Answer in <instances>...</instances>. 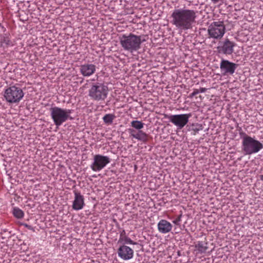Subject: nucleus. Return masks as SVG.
Instances as JSON below:
<instances>
[{"mask_svg": "<svg viewBox=\"0 0 263 263\" xmlns=\"http://www.w3.org/2000/svg\"><path fill=\"white\" fill-rule=\"evenodd\" d=\"M3 96L7 103L16 104L19 103L23 99L24 92L18 85H14L6 88Z\"/></svg>", "mask_w": 263, "mask_h": 263, "instance_id": "obj_6", "label": "nucleus"}, {"mask_svg": "<svg viewBox=\"0 0 263 263\" xmlns=\"http://www.w3.org/2000/svg\"><path fill=\"white\" fill-rule=\"evenodd\" d=\"M192 115L191 113L179 115H164V118L175 125L178 129H182L189 122Z\"/></svg>", "mask_w": 263, "mask_h": 263, "instance_id": "obj_9", "label": "nucleus"}, {"mask_svg": "<svg viewBox=\"0 0 263 263\" xmlns=\"http://www.w3.org/2000/svg\"><path fill=\"white\" fill-rule=\"evenodd\" d=\"M238 65L228 60L222 59L220 63V69L223 75H232L235 71Z\"/></svg>", "mask_w": 263, "mask_h": 263, "instance_id": "obj_12", "label": "nucleus"}, {"mask_svg": "<svg viewBox=\"0 0 263 263\" xmlns=\"http://www.w3.org/2000/svg\"><path fill=\"white\" fill-rule=\"evenodd\" d=\"M96 71V66L93 64H84L80 66V71L82 76L88 77L92 76Z\"/></svg>", "mask_w": 263, "mask_h": 263, "instance_id": "obj_15", "label": "nucleus"}, {"mask_svg": "<svg viewBox=\"0 0 263 263\" xmlns=\"http://www.w3.org/2000/svg\"><path fill=\"white\" fill-rule=\"evenodd\" d=\"M197 11L188 9H175L171 15V23L180 30H187L196 23Z\"/></svg>", "mask_w": 263, "mask_h": 263, "instance_id": "obj_1", "label": "nucleus"}, {"mask_svg": "<svg viewBox=\"0 0 263 263\" xmlns=\"http://www.w3.org/2000/svg\"><path fill=\"white\" fill-rule=\"evenodd\" d=\"M239 134L241 139V150L245 155L256 154L263 148V144L255 136L251 137L244 132H241Z\"/></svg>", "mask_w": 263, "mask_h": 263, "instance_id": "obj_2", "label": "nucleus"}, {"mask_svg": "<svg viewBox=\"0 0 263 263\" xmlns=\"http://www.w3.org/2000/svg\"><path fill=\"white\" fill-rule=\"evenodd\" d=\"M144 123L140 121L134 120L131 122V126L133 128H129L130 136L139 141L146 142L148 140V135L141 129L144 127Z\"/></svg>", "mask_w": 263, "mask_h": 263, "instance_id": "obj_7", "label": "nucleus"}, {"mask_svg": "<svg viewBox=\"0 0 263 263\" xmlns=\"http://www.w3.org/2000/svg\"><path fill=\"white\" fill-rule=\"evenodd\" d=\"M119 242L123 243L124 244H129V245H136L137 242H134L129 237L127 236L121 238H119Z\"/></svg>", "mask_w": 263, "mask_h": 263, "instance_id": "obj_20", "label": "nucleus"}, {"mask_svg": "<svg viewBox=\"0 0 263 263\" xmlns=\"http://www.w3.org/2000/svg\"><path fill=\"white\" fill-rule=\"evenodd\" d=\"M108 94V88L107 85L102 83L92 84L88 90V96L91 100L96 101L105 100Z\"/></svg>", "mask_w": 263, "mask_h": 263, "instance_id": "obj_4", "label": "nucleus"}, {"mask_svg": "<svg viewBox=\"0 0 263 263\" xmlns=\"http://www.w3.org/2000/svg\"><path fill=\"white\" fill-rule=\"evenodd\" d=\"M260 179L263 181V175L260 176Z\"/></svg>", "mask_w": 263, "mask_h": 263, "instance_id": "obj_28", "label": "nucleus"}, {"mask_svg": "<svg viewBox=\"0 0 263 263\" xmlns=\"http://www.w3.org/2000/svg\"><path fill=\"white\" fill-rule=\"evenodd\" d=\"M1 42L2 44V45H3V46H13V44H12V42L10 41L9 38L7 36H3Z\"/></svg>", "mask_w": 263, "mask_h": 263, "instance_id": "obj_22", "label": "nucleus"}, {"mask_svg": "<svg viewBox=\"0 0 263 263\" xmlns=\"http://www.w3.org/2000/svg\"><path fill=\"white\" fill-rule=\"evenodd\" d=\"M13 214L15 217L18 219L23 218L24 216V212L21 209L17 207L13 208Z\"/></svg>", "mask_w": 263, "mask_h": 263, "instance_id": "obj_19", "label": "nucleus"}, {"mask_svg": "<svg viewBox=\"0 0 263 263\" xmlns=\"http://www.w3.org/2000/svg\"><path fill=\"white\" fill-rule=\"evenodd\" d=\"M142 38L141 35L129 33L121 35L119 36V42L124 50L133 53L141 48V44L145 41Z\"/></svg>", "mask_w": 263, "mask_h": 263, "instance_id": "obj_3", "label": "nucleus"}, {"mask_svg": "<svg viewBox=\"0 0 263 263\" xmlns=\"http://www.w3.org/2000/svg\"><path fill=\"white\" fill-rule=\"evenodd\" d=\"M118 254L121 258L124 260H129L133 257L134 251L130 247L122 245L118 249Z\"/></svg>", "mask_w": 263, "mask_h": 263, "instance_id": "obj_13", "label": "nucleus"}, {"mask_svg": "<svg viewBox=\"0 0 263 263\" xmlns=\"http://www.w3.org/2000/svg\"><path fill=\"white\" fill-rule=\"evenodd\" d=\"M236 44L231 41L228 39H226L224 41L220 42L217 47V51L219 53L225 55H231L234 52V48Z\"/></svg>", "mask_w": 263, "mask_h": 263, "instance_id": "obj_11", "label": "nucleus"}, {"mask_svg": "<svg viewBox=\"0 0 263 263\" xmlns=\"http://www.w3.org/2000/svg\"><path fill=\"white\" fill-rule=\"evenodd\" d=\"M195 251L197 254L205 253L208 249V243L205 241H197L195 245Z\"/></svg>", "mask_w": 263, "mask_h": 263, "instance_id": "obj_17", "label": "nucleus"}, {"mask_svg": "<svg viewBox=\"0 0 263 263\" xmlns=\"http://www.w3.org/2000/svg\"><path fill=\"white\" fill-rule=\"evenodd\" d=\"M50 110L51 118L57 127H59L67 120L72 119L70 117V114L72 112L71 109L53 107L51 108Z\"/></svg>", "mask_w": 263, "mask_h": 263, "instance_id": "obj_5", "label": "nucleus"}, {"mask_svg": "<svg viewBox=\"0 0 263 263\" xmlns=\"http://www.w3.org/2000/svg\"><path fill=\"white\" fill-rule=\"evenodd\" d=\"M207 89L205 88L201 87L198 89L199 93H203L206 91Z\"/></svg>", "mask_w": 263, "mask_h": 263, "instance_id": "obj_26", "label": "nucleus"}, {"mask_svg": "<svg viewBox=\"0 0 263 263\" xmlns=\"http://www.w3.org/2000/svg\"><path fill=\"white\" fill-rule=\"evenodd\" d=\"M159 232L162 234H166L170 232L172 229V224L165 219L160 220L157 224Z\"/></svg>", "mask_w": 263, "mask_h": 263, "instance_id": "obj_16", "label": "nucleus"}, {"mask_svg": "<svg viewBox=\"0 0 263 263\" xmlns=\"http://www.w3.org/2000/svg\"><path fill=\"white\" fill-rule=\"evenodd\" d=\"M208 34L214 39H221L226 32V27L223 21L212 22L209 26Z\"/></svg>", "mask_w": 263, "mask_h": 263, "instance_id": "obj_8", "label": "nucleus"}, {"mask_svg": "<svg viewBox=\"0 0 263 263\" xmlns=\"http://www.w3.org/2000/svg\"><path fill=\"white\" fill-rule=\"evenodd\" d=\"M22 224L24 226L25 228L28 229L29 230H33V228L27 223H23Z\"/></svg>", "mask_w": 263, "mask_h": 263, "instance_id": "obj_25", "label": "nucleus"}, {"mask_svg": "<svg viewBox=\"0 0 263 263\" xmlns=\"http://www.w3.org/2000/svg\"><path fill=\"white\" fill-rule=\"evenodd\" d=\"M115 118L116 116L114 114H107L103 117V120L105 124H111Z\"/></svg>", "mask_w": 263, "mask_h": 263, "instance_id": "obj_18", "label": "nucleus"}, {"mask_svg": "<svg viewBox=\"0 0 263 263\" xmlns=\"http://www.w3.org/2000/svg\"><path fill=\"white\" fill-rule=\"evenodd\" d=\"M198 93H199L198 89H194L193 91L190 94V98H193L194 96L197 95Z\"/></svg>", "mask_w": 263, "mask_h": 263, "instance_id": "obj_24", "label": "nucleus"}, {"mask_svg": "<svg viewBox=\"0 0 263 263\" xmlns=\"http://www.w3.org/2000/svg\"><path fill=\"white\" fill-rule=\"evenodd\" d=\"M203 128L202 125L198 123H193L191 125V130L194 132V135L198 133L199 131L201 130Z\"/></svg>", "mask_w": 263, "mask_h": 263, "instance_id": "obj_21", "label": "nucleus"}, {"mask_svg": "<svg viewBox=\"0 0 263 263\" xmlns=\"http://www.w3.org/2000/svg\"><path fill=\"white\" fill-rule=\"evenodd\" d=\"M182 214H180L177 216V217L173 221V223L177 226H180V222L181 221V218H182Z\"/></svg>", "mask_w": 263, "mask_h": 263, "instance_id": "obj_23", "label": "nucleus"}, {"mask_svg": "<svg viewBox=\"0 0 263 263\" xmlns=\"http://www.w3.org/2000/svg\"><path fill=\"white\" fill-rule=\"evenodd\" d=\"M74 198L72 203V209L76 211L82 209L85 205L84 198L80 192H74Z\"/></svg>", "mask_w": 263, "mask_h": 263, "instance_id": "obj_14", "label": "nucleus"}, {"mask_svg": "<svg viewBox=\"0 0 263 263\" xmlns=\"http://www.w3.org/2000/svg\"><path fill=\"white\" fill-rule=\"evenodd\" d=\"M125 236H126V235H125V232L124 230H123L122 231V232L120 233V237L119 238H121V237H124Z\"/></svg>", "mask_w": 263, "mask_h": 263, "instance_id": "obj_27", "label": "nucleus"}, {"mask_svg": "<svg viewBox=\"0 0 263 263\" xmlns=\"http://www.w3.org/2000/svg\"><path fill=\"white\" fill-rule=\"evenodd\" d=\"M110 162V158L108 156L100 154L95 155L90 167L93 172H100Z\"/></svg>", "mask_w": 263, "mask_h": 263, "instance_id": "obj_10", "label": "nucleus"}]
</instances>
